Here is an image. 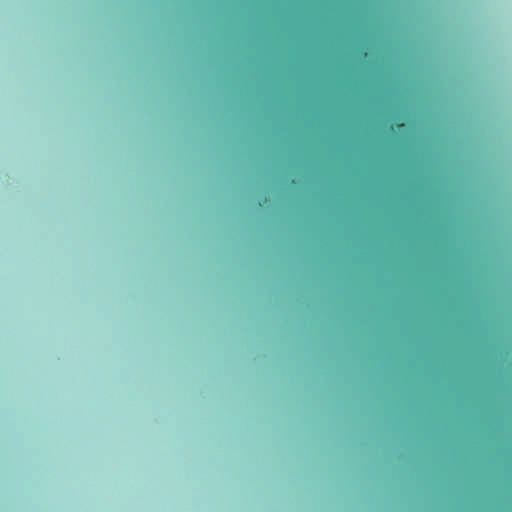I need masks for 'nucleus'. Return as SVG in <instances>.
Masks as SVG:
<instances>
[{"label": "nucleus", "instance_id": "nucleus-1", "mask_svg": "<svg viewBox=\"0 0 512 512\" xmlns=\"http://www.w3.org/2000/svg\"><path fill=\"white\" fill-rule=\"evenodd\" d=\"M397 126H398V128H401V127H403V126H404V124H403V123H401V124H398Z\"/></svg>", "mask_w": 512, "mask_h": 512}]
</instances>
